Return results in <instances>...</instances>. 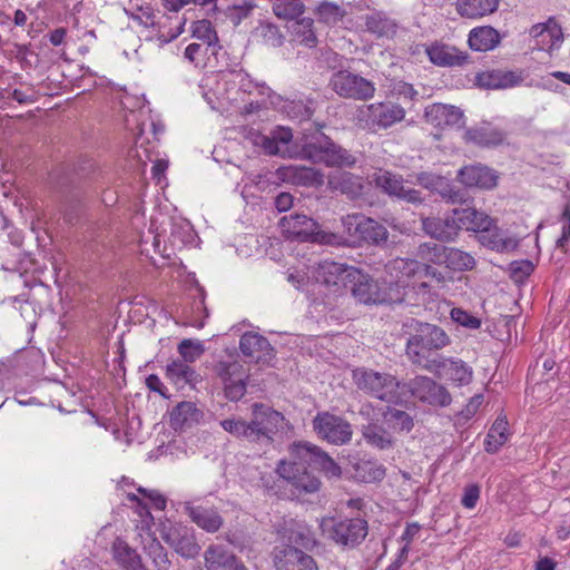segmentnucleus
Wrapping results in <instances>:
<instances>
[{"label":"nucleus","instance_id":"72a5a7b5","mask_svg":"<svg viewBox=\"0 0 570 570\" xmlns=\"http://www.w3.org/2000/svg\"><path fill=\"white\" fill-rule=\"evenodd\" d=\"M454 215H456L459 230L465 229L480 234L493 223L489 215L473 207L454 208Z\"/></svg>","mask_w":570,"mask_h":570},{"label":"nucleus","instance_id":"8fccbe9b","mask_svg":"<svg viewBox=\"0 0 570 570\" xmlns=\"http://www.w3.org/2000/svg\"><path fill=\"white\" fill-rule=\"evenodd\" d=\"M305 6L301 1L293 0H275L273 2L274 14L284 20H299L298 18L304 13Z\"/></svg>","mask_w":570,"mask_h":570},{"label":"nucleus","instance_id":"423d86ee","mask_svg":"<svg viewBox=\"0 0 570 570\" xmlns=\"http://www.w3.org/2000/svg\"><path fill=\"white\" fill-rule=\"evenodd\" d=\"M342 226L350 246H384L389 238L387 228L377 220L361 213L342 217Z\"/></svg>","mask_w":570,"mask_h":570},{"label":"nucleus","instance_id":"20e7f679","mask_svg":"<svg viewBox=\"0 0 570 570\" xmlns=\"http://www.w3.org/2000/svg\"><path fill=\"white\" fill-rule=\"evenodd\" d=\"M301 154L304 159L314 164H323L330 168L352 169L358 163V157L354 153L324 134L305 142Z\"/></svg>","mask_w":570,"mask_h":570},{"label":"nucleus","instance_id":"2eb2a0df","mask_svg":"<svg viewBox=\"0 0 570 570\" xmlns=\"http://www.w3.org/2000/svg\"><path fill=\"white\" fill-rule=\"evenodd\" d=\"M160 537L176 553L185 559H194L200 552V546L197 542L194 529L183 523L169 522L163 524Z\"/></svg>","mask_w":570,"mask_h":570},{"label":"nucleus","instance_id":"e433bc0d","mask_svg":"<svg viewBox=\"0 0 570 570\" xmlns=\"http://www.w3.org/2000/svg\"><path fill=\"white\" fill-rule=\"evenodd\" d=\"M499 0H456V13L466 19H480L497 11Z\"/></svg>","mask_w":570,"mask_h":570},{"label":"nucleus","instance_id":"09e8293b","mask_svg":"<svg viewBox=\"0 0 570 570\" xmlns=\"http://www.w3.org/2000/svg\"><path fill=\"white\" fill-rule=\"evenodd\" d=\"M444 266L452 271H471L475 266L472 255L455 247H448Z\"/></svg>","mask_w":570,"mask_h":570},{"label":"nucleus","instance_id":"7c9ffc66","mask_svg":"<svg viewBox=\"0 0 570 570\" xmlns=\"http://www.w3.org/2000/svg\"><path fill=\"white\" fill-rule=\"evenodd\" d=\"M352 295L364 304H379L381 284L367 274L357 269V275H352L348 284Z\"/></svg>","mask_w":570,"mask_h":570},{"label":"nucleus","instance_id":"052dcab7","mask_svg":"<svg viewBox=\"0 0 570 570\" xmlns=\"http://www.w3.org/2000/svg\"><path fill=\"white\" fill-rule=\"evenodd\" d=\"M261 30L262 37L267 45L277 48L284 43L285 37L276 24L271 22L263 23Z\"/></svg>","mask_w":570,"mask_h":570},{"label":"nucleus","instance_id":"338daca9","mask_svg":"<svg viewBox=\"0 0 570 570\" xmlns=\"http://www.w3.org/2000/svg\"><path fill=\"white\" fill-rule=\"evenodd\" d=\"M480 498V487L476 483L469 484L463 490L461 504L466 509H473Z\"/></svg>","mask_w":570,"mask_h":570},{"label":"nucleus","instance_id":"6ab92c4d","mask_svg":"<svg viewBox=\"0 0 570 570\" xmlns=\"http://www.w3.org/2000/svg\"><path fill=\"white\" fill-rule=\"evenodd\" d=\"M272 561L275 570H318L314 557L293 544L275 547Z\"/></svg>","mask_w":570,"mask_h":570},{"label":"nucleus","instance_id":"13d9d810","mask_svg":"<svg viewBox=\"0 0 570 570\" xmlns=\"http://www.w3.org/2000/svg\"><path fill=\"white\" fill-rule=\"evenodd\" d=\"M204 352V348L200 343H195L194 341L186 338L183 340L178 345V353L181 356V361L185 363L195 362Z\"/></svg>","mask_w":570,"mask_h":570},{"label":"nucleus","instance_id":"a19ab883","mask_svg":"<svg viewBox=\"0 0 570 570\" xmlns=\"http://www.w3.org/2000/svg\"><path fill=\"white\" fill-rule=\"evenodd\" d=\"M479 240L482 245L497 252H509L518 245L514 238L505 237L503 230L495 226L494 222L479 234Z\"/></svg>","mask_w":570,"mask_h":570},{"label":"nucleus","instance_id":"f8f14e48","mask_svg":"<svg viewBox=\"0 0 570 570\" xmlns=\"http://www.w3.org/2000/svg\"><path fill=\"white\" fill-rule=\"evenodd\" d=\"M292 459L320 469L327 478H340L341 466L321 446L308 441L294 442L289 448Z\"/></svg>","mask_w":570,"mask_h":570},{"label":"nucleus","instance_id":"ddd939ff","mask_svg":"<svg viewBox=\"0 0 570 570\" xmlns=\"http://www.w3.org/2000/svg\"><path fill=\"white\" fill-rule=\"evenodd\" d=\"M403 387H407L410 394L422 403L434 407H445L451 404L452 396L448 389L425 375H416Z\"/></svg>","mask_w":570,"mask_h":570},{"label":"nucleus","instance_id":"2f4dec72","mask_svg":"<svg viewBox=\"0 0 570 570\" xmlns=\"http://www.w3.org/2000/svg\"><path fill=\"white\" fill-rule=\"evenodd\" d=\"M207 570H247L245 566L224 546L210 544L205 553Z\"/></svg>","mask_w":570,"mask_h":570},{"label":"nucleus","instance_id":"5701e85b","mask_svg":"<svg viewBox=\"0 0 570 570\" xmlns=\"http://www.w3.org/2000/svg\"><path fill=\"white\" fill-rule=\"evenodd\" d=\"M422 230L433 239L441 243H451L460 234L454 209L444 216H430L421 218Z\"/></svg>","mask_w":570,"mask_h":570},{"label":"nucleus","instance_id":"de8ad7c7","mask_svg":"<svg viewBox=\"0 0 570 570\" xmlns=\"http://www.w3.org/2000/svg\"><path fill=\"white\" fill-rule=\"evenodd\" d=\"M446 248L441 244L425 242L417 246L416 257L422 263L441 266L444 265Z\"/></svg>","mask_w":570,"mask_h":570},{"label":"nucleus","instance_id":"c03bdc74","mask_svg":"<svg viewBox=\"0 0 570 570\" xmlns=\"http://www.w3.org/2000/svg\"><path fill=\"white\" fill-rule=\"evenodd\" d=\"M354 479L364 482L373 483L382 481L385 478V468L377 461L360 460L353 465Z\"/></svg>","mask_w":570,"mask_h":570},{"label":"nucleus","instance_id":"a18cd8bd","mask_svg":"<svg viewBox=\"0 0 570 570\" xmlns=\"http://www.w3.org/2000/svg\"><path fill=\"white\" fill-rule=\"evenodd\" d=\"M193 36L205 46V51H210L212 56H217L222 47L218 45V36L208 20L195 22Z\"/></svg>","mask_w":570,"mask_h":570},{"label":"nucleus","instance_id":"ea45409f","mask_svg":"<svg viewBox=\"0 0 570 570\" xmlns=\"http://www.w3.org/2000/svg\"><path fill=\"white\" fill-rule=\"evenodd\" d=\"M112 556L122 570H144L141 558L137 551L119 538L112 544Z\"/></svg>","mask_w":570,"mask_h":570},{"label":"nucleus","instance_id":"a211bd4d","mask_svg":"<svg viewBox=\"0 0 570 570\" xmlns=\"http://www.w3.org/2000/svg\"><path fill=\"white\" fill-rule=\"evenodd\" d=\"M352 275H357V268L333 261H322L313 269L316 283L333 287L335 292L348 287Z\"/></svg>","mask_w":570,"mask_h":570},{"label":"nucleus","instance_id":"4d7b16f0","mask_svg":"<svg viewBox=\"0 0 570 570\" xmlns=\"http://www.w3.org/2000/svg\"><path fill=\"white\" fill-rule=\"evenodd\" d=\"M391 268L401 274L400 279L402 277H415L420 273V261L397 257L391 262Z\"/></svg>","mask_w":570,"mask_h":570},{"label":"nucleus","instance_id":"c9c22d12","mask_svg":"<svg viewBox=\"0 0 570 570\" xmlns=\"http://www.w3.org/2000/svg\"><path fill=\"white\" fill-rule=\"evenodd\" d=\"M501 41V36L491 26L475 27L469 32L468 43L473 51L485 52L493 50Z\"/></svg>","mask_w":570,"mask_h":570},{"label":"nucleus","instance_id":"0e129e2a","mask_svg":"<svg viewBox=\"0 0 570 570\" xmlns=\"http://www.w3.org/2000/svg\"><path fill=\"white\" fill-rule=\"evenodd\" d=\"M482 402L483 395L475 394L474 396H472L468 404L464 406V409L456 413V422L459 424L466 423L470 419L474 416Z\"/></svg>","mask_w":570,"mask_h":570},{"label":"nucleus","instance_id":"9d476101","mask_svg":"<svg viewBox=\"0 0 570 570\" xmlns=\"http://www.w3.org/2000/svg\"><path fill=\"white\" fill-rule=\"evenodd\" d=\"M371 181L383 194L391 198L406 202L412 205H422L424 198L420 190L406 187L402 175L384 168H377L371 176Z\"/></svg>","mask_w":570,"mask_h":570},{"label":"nucleus","instance_id":"6e6d98bb","mask_svg":"<svg viewBox=\"0 0 570 570\" xmlns=\"http://www.w3.org/2000/svg\"><path fill=\"white\" fill-rule=\"evenodd\" d=\"M316 14L320 21L334 24L343 19L345 10L336 3L322 2L316 9Z\"/></svg>","mask_w":570,"mask_h":570},{"label":"nucleus","instance_id":"1a4fd4ad","mask_svg":"<svg viewBox=\"0 0 570 570\" xmlns=\"http://www.w3.org/2000/svg\"><path fill=\"white\" fill-rule=\"evenodd\" d=\"M312 428L318 439L334 445L347 444L353 436L351 423L328 411L317 412L312 419Z\"/></svg>","mask_w":570,"mask_h":570},{"label":"nucleus","instance_id":"f03ea898","mask_svg":"<svg viewBox=\"0 0 570 570\" xmlns=\"http://www.w3.org/2000/svg\"><path fill=\"white\" fill-rule=\"evenodd\" d=\"M405 326L414 330L405 348L410 362L425 371L435 370L442 357L438 352L450 344V336L440 326L416 320H411Z\"/></svg>","mask_w":570,"mask_h":570},{"label":"nucleus","instance_id":"774afa93","mask_svg":"<svg viewBox=\"0 0 570 570\" xmlns=\"http://www.w3.org/2000/svg\"><path fill=\"white\" fill-rule=\"evenodd\" d=\"M561 219L564 222L561 236L558 238L556 246L563 249L570 239V204H567L562 210Z\"/></svg>","mask_w":570,"mask_h":570},{"label":"nucleus","instance_id":"bf43d9fd","mask_svg":"<svg viewBox=\"0 0 570 570\" xmlns=\"http://www.w3.org/2000/svg\"><path fill=\"white\" fill-rule=\"evenodd\" d=\"M534 271V265L529 259L514 261L509 266L511 277L515 282H523Z\"/></svg>","mask_w":570,"mask_h":570},{"label":"nucleus","instance_id":"4be33fe9","mask_svg":"<svg viewBox=\"0 0 570 570\" xmlns=\"http://www.w3.org/2000/svg\"><path fill=\"white\" fill-rule=\"evenodd\" d=\"M528 73L523 69H489L478 72L476 85L484 89L501 90L522 85Z\"/></svg>","mask_w":570,"mask_h":570},{"label":"nucleus","instance_id":"79ce46f5","mask_svg":"<svg viewBox=\"0 0 570 570\" xmlns=\"http://www.w3.org/2000/svg\"><path fill=\"white\" fill-rule=\"evenodd\" d=\"M383 420L387 428L397 433H409L414 428V419L413 416L403 411L399 410L394 406H386L382 413Z\"/></svg>","mask_w":570,"mask_h":570},{"label":"nucleus","instance_id":"603ef678","mask_svg":"<svg viewBox=\"0 0 570 570\" xmlns=\"http://www.w3.org/2000/svg\"><path fill=\"white\" fill-rule=\"evenodd\" d=\"M313 19L311 18H302L299 20L294 21L292 24V30L297 40L308 47L313 48L316 46L317 38L313 30Z\"/></svg>","mask_w":570,"mask_h":570},{"label":"nucleus","instance_id":"b1692460","mask_svg":"<svg viewBox=\"0 0 570 570\" xmlns=\"http://www.w3.org/2000/svg\"><path fill=\"white\" fill-rule=\"evenodd\" d=\"M426 122L439 129L461 128L464 126V114L455 106L445 104H432L425 108Z\"/></svg>","mask_w":570,"mask_h":570},{"label":"nucleus","instance_id":"9b49d317","mask_svg":"<svg viewBox=\"0 0 570 570\" xmlns=\"http://www.w3.org/2000/svg\"><path fill=\"white\" fill-rule=\"evenodd\" d=\"M330 86L342 98L362 101L372 99L376 90L373 81L348 70L335 72Z\"/></svg>","mask_w":570,"mask_h":570},{"label":"nucleus","instance_id":"37998d69","mask_svg":"<svg viewBox=\"0 0 570 570\" xmlns=\"http://www.w3.org/2000/svg\"><path fill=\"white\" fill-rule=\"evenodd\" d=\"M508 420L505 416H498L491 425L484 440V450L490 454L497 453L509 439Z\"/></svg>","mask_w":570,"mask_h":570},{"label":"nucleus","instance_id":"a878e982","mask_svg":"<svg viewBox=\"0 0 570 570\" xmlns=\"http://www.w3.org/2000/svg\"><path fill=\"white\" fill-rule=\"evenodd\" d=\"M507 131L491 122H482L464 132V140L481 148H495L504 144Z\"/></svg>","mask_w":570,"mask_h":570},{"label":"nucleus","instance_id":"f257e3e1","mask_svg":"<svg viewBox=\"0 0 570 570\" xmlns=\"http://www.w3.org/2000/svg\"><path fill=\"white\" fill-rule=\"evenodd\" d=\"M285 416L263 403L252 405V419L245 421L242 417L225 419L220 426L237 439L249 443L269 445L274 435L284 429Z\"/></svg>","mask_w":570,"mask_h":570},{"label":"nucleus","instance_id":"864d4df0","mask_svg":"<svg viewBox=\"0 0 570 570\" xmlns=\"http://www.w3.org/2000/svg\"><path fill=\"white\" fill-rule=\"evenodd\" d=\"M379 304H399L404 301L405 289L401 281L394 283H382Z\"/></svg>","mask_w":570,"mask_h":570},{"label":"nucleus","instance_id":"473e14b6","mask_svg":"<svg viewBox=\"0 0 570 570\" xmlns=\"http://www.w3.org/2000/svg\"><path fill=\"white\" fill-rule=\"evenodd\" d=\"M166 377L178 389H183L185 385L194 389L202 382V376L189 364L180 360L167 364Z\"/></svg>","mask_w":570,"mask_h":570},{"label":"nucleus","instance_id":"69168bd1","mask_svg":"<svg viewBox=\"0 0 570 570\" xmlns=\"http://www.w3.org/2000/svg\"><path fill=\"white\" fill-rule=\"evenodd\" d=\"M138 493H140L145 499H147L151 505L159 511L165 510L166 508V498L157 490H148L142 487L137 489Z\"/></svg>","mask_w":570,"mask_h":570},{"label":"nucleus","instance_id":"412c9836","mask_svg":"<svg viewBox=\"0 0 570 570\" xmlns=\"http://www.w3.org/2000/svg\"><path fill=\"white\" fill-rule=\"evenodd\" d=\"M217 375L224 383L225 396L232 401H239L246 393L248 374L239 362H219L216 366Z\"/></svg>","mask_w":570,"mask_h":570},{"label":"nucleus","instance_id":"4c0bfd02","mask_svg":"<svg viewBox=\"0 0 570 570\" xmlns=\"http://www.w3.org/2000/svg\"><path fill=\"white\" fill-rule=\"evenodd\" d=\"M328 185L332 190L340 191L351 199L360 197L364 189L362 178L348 171L331 176Z\"/></svg>","mask_w":570,"mask_h":570},{"label":"nucleus","instance_id":"0eeeda50","mask_svg":"<svg viewBox=\"0 0 570 570\" xmlns=\"http://www.w3.org/2000/svg\"><path fill=\"white\" fill-rule=\"evenodd\" d=\"M405 109L399 104L380 101L360 107L356 120L363 129L377 131L401 122L405 118Z\"/></svg>","mask_w":570,"mask_h":570},{"label":"nucleus","instance_id":"dca6fc26","mask_svg":"<svg viewBox=\"0 0 570 570\" xmlns=\"http://www.w3.org/2000/svg\"><path fill=\"white\" fill-rule=\"evenodd\" d=\"M306 465V462L293 459L288 463L282 461L277 466L279 475L293 488L294 495L314 493L320 489V480L307 471Z\"/></svg>","mask_w":570,"mask_h":570},{"label":"nucleus","instance_id":"cd10ccee","mask_svg":"<svg viewBox=\"0 0 570 570\" xmlns=\"http://www.w3.org/2000/svg\"><path fill=\"white\" fill-rule=\"evenodd\" d=\"M456 177L466 187L491 189L498 184L495 171L482 165L465 166L458 171Z\"/></svg>","mask_w":570,"mask_h":570},{"label":"nucleus","instance_id":"393cba45","mask_svg":"<svg viewBox=\"0 0 570 570\" xmlns=\"http://www.w3.org/2000/svg\"><path fill=\"white\" fill-rule=\"evenodd\" d=\"M239 350L256 363L268 364L275 357V350L268 340L255 332H246L240 336Z\"/></svg>","mask_w":570,"mask_h":570},{"label":"nucleus","instance_id":"4468645a","mask_svg":"<svg viewBox=\"0 0 570 570\" xmlns=\"http://www.w3.org/2000/svg\"><path fill=\"white\" fill-rule=\"evenodd\" d=\"M246 139L253 146L258 147L264 155L281 156L283 158L293 156L291 151L293 132L288 127H277L269 135L250 130Z\"/></svg>","mask_w":570,"mask_h":570},{"label":"nucleus","instance_id":"5fc2aeb1","mask_svg":"<svg viewBox=\"0 0 570 570\" xmlns=\"http://www.w3.org/2000/svg\"><path fill=\"white\" fill-rule=\"evenodd\" d=\"M365 24L370 32L380 37L390 36L395 32V24L380 13L367 16Z\"/></svg>","mask_w":570,"mask_h":570},{"label":"nucleus","instance_id":"c756f323","mask_svg":"<svg viewBox=\"0 0 570 570\" xmlns=\"http://www.w3.org/2000/svg\"><path fill=\"white\" fill-rule=\"evenodd\" d=\"M430 372L460 386L469 384L473 375L472 368L462 360L445 357H441L435 370Z\"/></svg>","mask_w":570,"mask_h":570},{"label":"nucleus","instance_id":"f3484780","mask_svg":"<svg viewBox=\"0 0 570 570\" xmlns=\"http://www.w3.org/2000/svg\"><path fill=\"white\" fill-rule=\"evenodd\" d=\"M415 178L420 186L438 194L446 204L462 205L469 200L466 190L454 185L445 176L432 171H421L416 174Z\"/></svg>","mask_w":570,"mask_h":570},{"label":"nucleus","instance_id":"58836bf2","mask_svg":"<svg viewBox=\"0 0 570 570\" xmlns=\"http://www.w3.org/2000/svg\"><path fill=\"white\" fill-rule=\"evenodd\" d=\"M286 177L294 185L304 187H320L324 183V174L321 169L306 166H288Z\"/></svg>","mask_w":570,"mask_h":570},{"label":"nucleus","instance_id":"bb28decb","mask_svg":"<svg viewBox=\"0 0 570 570\" xmlns=\"http://www.w3.org/2000/svg\"><path fill=\"white\" fill-rule=\"evenodd\" d=\"M430 61L438 67H461L469 61V55L454 46L434 42L425 50Z\"/></svg>","mask_w":570,"mask_h":570},{"label":"nucleus","instance_id":"39448f33","mask_svg":"<svg viewBox=\"0 0 570 570\" xmlns=\"http://www.w3.org/2000/svg\"><path fill=\"white\" fill-rule=\"evenodd\" d=\"M322 535L343 549L357 548L368 533V523L361 517H326L320 522Z\"/></svg>","mask_w":570,"mask_h":570},{"label":"nucleus","instance_id":"3c124183","mask_svg":"<svg viewBox=\"0 0 570 570\" xmlns=\"http://www.w3.org/2000/svg\"><path fill=\"white\" fill-rule=\"evenodd\" d=\"M145 552L157 570L169 569L171 562L168 558V553L156 538L150 539V541L145 544Z\"/></svg>","mask_w":570,"mask_h":570},{"label":"nucleus","instance_id":"680f3d73","mask_svg":"<svg viewBox=\"0 0 570 570\" xmlns=\"http://www.w3.org/2000/svg\"><path fill=\"white\" fill-rule=\"evenodd\" d=\"M450 315H451V318L453 322H455L456 324L462 325L464 327L475 330L481 326L480 318L468 313L466 311H464L462 308H459V307L452 308Z\"/></svg>","mask_w":570,"mask_h":570},{"label":"nucleus","instance_id":"7ed1b4c3","mask_svg":"<svg viewBox=\"0 0 570 570\" xmlns=\"http://www.w3.org/2000/svg\"><path fill=\"white\" fill-rule=\"evenodd\" d=\"M352 379L356 387L371 397L389 404H400L402 402L400 390L404 382L391 373L356 367L352 371Z\"/></svg>","mask_w":570,"mask_h":570},{"label":"nucleus","instance_id":"49530a36","mask_svg":"<svg viewBox=\"0 0 570 570\" xmlns=\"http://www.w3.org/2000/svg\"><path fill=\"white\" fill-rule=\"evenodd\" d=\"M284 109L289 118L304 121L312 118L315 111V101L311 98L287 100Z\"/></svg>","mask_w":570,"mask_h":570},{"label":"nucleus","instance_id":"e2e57ef3","mask_svg":"<svg viewBox=\"0 0 570 570\" xmlns=\"http://www.w3.org/2000/svg\"><path fill=\"white\" fill-rule=\"evenodd\" d=\"M83 205L79 199H69L65 205L63 220L69 225H77L80 222Z\"/></svg>","mask_w":570,"mask_h":570},{"label":"nucleus","instance_id":"aec40b11","mask_svg":"<svg viewBox=\"0 0 570 570\" xmlns=\"http://www.w3.org/2000/svg\"><path fill=\"white\" fill-rule=\"evenodd\" d=\"M183 513L193 523L207 533H216L224 524V518L215 505H207L200 499L185 501L181 504Z\"/></svg>","mask_w":570,"mask_h":570},{"label":"nucleus","instance_id":"f704fd0d","mask_svg":"<svg viewBox=\"0 0 570 570\" xmlns=\"http://www.w3.org/2000/svg\"><path fill=\"white\" fill-rule=\"evenodd\" d=\"M362 436L367 445L380 451L391 450L395 445L391 431L379 422L372 421L363 425Z\"/></svg>","mask_w":570,"mask_h":570},{"label":"nucleus","instance_id":"6e6552de","mask_svg":"<svg viewBox=\"0 0 570 570\" xmlns=\"http://www.w3.org/2000/svg\"><path fill=\"white\" fill-rule=\"evenodd\" d=\"M279 226L287 239L331 245L341 244L335 234L320 232L317 222L306 215L284 216L279 220Z\"/></svg>","mask_w":570,"mask_h":570},{"label":"nucleus","instance_id":"c85d7f7f","mask_svg":"<svg viewBox=\"0 0 570 570\" xmlns=\"http://www.w3.org/2000/svg\"><path fill=\"white\" fill-rule=\"evenodd\" d=\"M204 413L189 401L179 402L169 413V424L175 431L184 432L200 423Z\"/></svg>","mask_w":570,"mask_h":570}]
</instances>
